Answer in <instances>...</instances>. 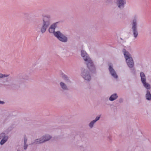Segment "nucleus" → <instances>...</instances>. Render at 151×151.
Segmentation results:
<instances>
[{"label": "nucleus", "mask_w": 151, "mask_h": 151, "mask_svg": "<svg viewBox=\"0 0 151 151\" xmlns=\"http://www.w3.org/2000/svg\"><path fill=\"white\" fill-rule=\"evenodd\" d=\"M81 55L88 69L91 71L94 72L96 70L95 66L88 54L85 51L82 50L81 51Z\"/></svg>", "instance_id": "1"}, {"label": "nucleus", "mask_w": 151, "mask_h": 151, "mask_svg": "<svg viewBox=\"0 0 151 151\" xmlns=\"http://www.w3.org/2000/svg\"><path fill=\"white\" fill-rule=\"evenodd\" d=\"M51 16L50 14H47L43 16L42 23L40 29V32L42 33H45L47 29L51 24Z\"/></svg>", "instance_id": "2"}, {"label": "nucleus", "mask_w": 151, "mask_h": 151, "mask_svg": "<svg viewBox=\"0 0 151 151\" xmlns=\"http://www.w3.org/2000/svg\"><path fill=\"white\" fill-rule=\"evenodd\" d=\"M138 24L137 18L134 17L131 23L132 35L134 39L137 38L138 36Z\"/></svg>", "instance_id": "3"}, {"label": "nucleus", "mask_w": 151, "mask_h": 151, "mask_svg": "<svg viewBox=\"0 0 151 151\" xmlns=\"http://www.w3.org/2000/svg\"><path fill=\"white\" fill-rule=\"evenodd\" d=\"M52 138V137L49 134H46L40 137V138L35 139L31 143V145L39 144L44 143L49 141Z\"/></svg>", "instance_id": "4"}, {"label": "nucleus", "mask_w": 151, "mask_h": 151, "mask_svg": "<svg viewBox=\"0 0 151 151\" xmlns=\"http://www.w3.org/2000/svg\"><path fill=\"white\" fill-rule=\"evenodd\" d=\"M54 36L60 41L65 43L68 40V38L60 31H57L54 34Z\"/></svg>", "instance_id": "5"}, {"label": "nucleus", "mask_w": 151, "mask_h": 151, "mask_svg": "<svg viewBox=\"0 0 151 151\" xmlns=\"http://www.w3.org/2000/svg\"><path fill=\"white\" fill-rule=\"evenodd\" d=\"M81 76L83 78L88 81L91 79V76L88 70L86 69H82L81 73Z\"/></svg>", "instance_id": "6"}, {"label": "nucleus", "mask_w": 151, "mask_h": 151, "mask_svg": "<svg viewBox=\"0 0 151 151\" xmlns=\"http://www.w3.org/2000/svg\"><path fill=\"white\" fill-rule=\"evenodd\" d=\"M109 70L111 75L114 78L117 79L118 76L116 72L113 68L112 64H110L109 65Z\"/></svg>", "instance_id": "7"}, {"label": "nucleus", "mask_w": 151, "mask_h": 151, "mask_svg": "<svg viewBox=\"0 0 151 151\" xmlns=\"http://www.w3.org/2000/svg\"><path fill=\"white\" fill-rule=\"evenodd\" d=\"M126 3L125 0H116V4L120 9H123Z\"/></svg>", "instance_id": "8"}, {"label": "nucleus", "mask_w": 151, "mask_h": 151, "mask_svg": "<svg viewBox=\"0 0 151 151\" xmlns=\"http://www.w3.org/2000/svg\"><path fill=\"white\" fill-rule=\"evenodd\" d=\"M58 22H56L51 24L48 29V31L50 33H53L54 35L56 32L55 31V28L57 27V24Z\"/></svg>", "instance_id": "9"}, {"label": "nucleus", "mask_w": 151, "mask_h": 151, "mask_svg": "<svg viewBox=\"0 0 151 151\" xmlns=\"http://www.w3.org/2000/svg\"><path fill=\"white\" fill-rule=\"evenodd\" d=\"M126 63L128 66L130 68L133 67L134 62L132 57H130L128 59H125Z\"/></svg>", "instance_id": "10"}, {"label": "nucleus", "mask_w": 151, "mask_h": 151, "mask_svg": "<svg viewBox=\"0 0 151 151\" xmlns=\"http://www.w3.org/2000/svg\"><path fill=\"white\" fill-rule=\"evenodd\" d=\"M123 52L125 59L132 57L130 53L124 49L123 50Z\"/></svg>", "instance_id": "11"}, {"label": "nucleus", "mask_w": 151, "mask_h": 151, "mask_svg": "<svg viewBox=\"0 0 151 151\" xmlns=\"http://www.w3.org/2000/svg\"><path fill=\"white\" fill-rule=\"evenodd\" d=\"M60 85L61 88L64 91L68 90L69 89L67 85L64 82H61L60 83Z\"/></svg>", "instance_id": "12"}, {"label": "nucleus", "mask_w": 151, "mask_h": 151, "mask_svg": "<svg viewBox=\"0 0 151 151\" xmlns=\"http://www.w3.org/2000/svg\"><path fill=\"white\" fill-rule=\"evenodd\" d=\"M118 97L116 93H114L112 94L109 97V100L111 101H113L116 99Z\"/></svg>", "instance_id": "13"}, {"label": "nucleus", "mask_w": 151, "mask_h": 151, "mask_svg": "<svg viewBox=\"0 0 151 151\" xmlns=\"http://www.w3.org/2000/svg\"><path fill=\"white\" fill-rule=\"evenodd\" d=\"M141 80L142 83L146 81V77L144 73L141 72L140 73Z\"/></svg>", "instance_id": "14"}, {"label": "nucleus", "mask_w": 151, "mask_h": 151, "mask_svg": "<svg viewBox=\"0 0 151 151\" xmlns=\"http://www.w3.org/2000/svg\"><path fill=\"white\" fill-rule=\"evenodd\" d=\"M145 97L146 99L148 101L151 100V94L150 91L149 90H147L146 93L145 95Z\"/></svg>", "instance_id": "15"}, {"label": "nucleus", "mask_w": 151, "mask_h": 151, "mask_svg": "<svg viewBox=\"0 0 151 151\" xmlns=\"http://www.w3.org/2000/svg\"><path fill=\"white\" fill-rule=\"evenodd\" d=\"M61 76L65 81L68 82L70 81L69 78L68 76L63 73L61 74Z\"/></svg>", "instance_id": "16"}, {"label": "nucleus", "mask_w": 151, "mask_h": 151, "mask_svg": "<svg viewBox=\"0 0 151 151\" xmlns=\"http://www.w3.org/2000/svg\"><path fill=\"white\" fill-rule=\"evenodd\" d=\"M142 83L144 87L147 89V90H148L151 88L150 85L146 81Z\"/></svg>", "instance_id": "17"}, {"label": "nucleus", "mask_w": 151, "mask_h": 151, "mask_svg": "<svg viewBox=\"0 0 151 151\" xmlns=\"http://www.w3.org/2000/svg\"><path fill=\"white\" fill-rule=\"evenodd\" d=\"M8 138V137H4V139H2L0 142L1 145H2L4 144L7 141Z\"/></svg>", "instance_id": "18"}, {"label": "nucleus", "mask_w": 151, "mask_h": 151, "mask_svg": "<svg viewBox=\"0 0 151 151\" xmlns=\"http://www.w3.org/2000/svg\"><path fill=\"white\" fill-rule=\"evenodd\" d=\"M96 123V122L93 120L91 121L89 124L88 126L91 128H92L94 125V124Z\"/></svg>", "instance_id": "19"}, {"label": "nucleus", "mask_w": 151, "mask_h": 151, "mask_svg": "<svg viewBox=\"0 0 151 151\" xmlns=\"http://www.w3.org/2000/svg\"><path fill=\"white\" fill-rule=\"evenodd\" d=\"M9 76V75L3 74L2 73H0V78H2L5 77H7Z\"/></svg>", "instance_id": "20"}, {"label": "nucleus", "mask_w": 151, "mask_h": 151, "mask_svg": "<svg viewBox=\"0 0 151 151\" xmlns=\"http://www.w3.org/2000/svg\"><path fill=\"white\" fill-rule=\"evenodd\" d=\"M6 137L8 136L7 135H6L4 133H2L0 134V139H4V137Z\"/></svg>", "instance_id": "21"}, {"label": "nucleus", "mask_w": 151, "mask_h": 151, "mask_svg": "<svg viewBox=\"0 0 151 151\" xmlns=\"http://www.w3.org/2000/svg\"><path fill=\"white\" fill-rule=\"evenodd\" d=\"M100 117L101 115L97 116L96 117L95 119L94 120H93L96 122H97L100 119Z\"/></svg>", "instance_id": "22"}, {"label": "nucleus", "mask_w": 151, "mask_h": 151, "mask_svg": "<svg viewBox=\"0 0 151 151\" xmlns=\"http://www.w3.org/2000/svg\"><path fill=\"white\" fill-rule=\"evenodd\" d=\"M131 68V72L133 74H135L136 73V71L135 70V69L133 67Z\"/></svg>", "instance_id": "23"}, {"label": "nucleus", "mask_w": 151, "mask_h": 151, "mask_svg": "<svg viewBox=\"0 0 151 151\" xmlns=\"http://www.w3.org/2000/svg\"><path fill=\"white\" fill-rule=\"evenodd\" d=\"M28 147V145L26 144H24V150H26Z\"/></svg>", "instance_id": "24"}, {"label": "nucleus", "mask_w": 151, "mask_h": 151, "mask_svg": "<svg viewBox=\"0 0 151 151\" xmlns=\"http://www.w3.org/2000/svg\"><path fill=\"white\" fill-rule=\"evenodd\" d=\"M27 140V138L25 137L24 138V144H26Z\"/></svg>", "instance_id": "25"}, {"label": "nucleus", "mask_w": 151, "mask_h": 151, "mask_svg": "<svg viewBox=\"0 0 151 151\" xmlns=\"http://www.w3.org/2000/svg\"><path fill=\"white\" fill-rule=\"evenodd\" d=\"M123 99L122 98H121L119 99V102L120 103H122L123 102Z\"/></svg>", "instance_id": "26"}, {"label": "nucleus", "mask_w": 151, "mask_h": 151, "mask_svg": "<svg viewBox=\"0 0 151 151\" xmlns=\"http://www.w3.org/2000/svg\"><path fill=\"white\" fill-rule=\"evenodd\" d=\"M4 102L3 101H0V104H4Z\"/></svg>", "instance_id": "27"}, {"label": "nucleus", "mask_w": 151, "mask_h": 151, "mask_svg": "<svg viewBox=\"0 0 151 151\" xmlns=\"http://www.w3.org/2000/svg\"><path fill=\"white\" fill-rule=\"evenodd\" d=\"M24 14L26 17H27L29 15V14L28 13H24Z\"/></svg>", "instance_id": "28"}, {"label": "nucleus", "mask_w": 151, "mask_h": 151, "mask_svg": "<svg viewBox=\"0 0 151 151\" xmlns=\"http://www.w3.org/2000/svg\"><path fill=\"white\" fill-rule=\"evenodd\" d=\"M22 78L24 79H27V78H25L24 76H23V78Z\"/></svg>", "instance_id": "29"}, {"label": "nucleus", "mask_w": 151, "mask_h": 151, "mask_svg": "<svg viewBox=\"0 0 151 151\" xmlns=\"http://www.w3.org/2000/svg\"><path fill=\"white\" fill-rule=\"evenodd\" d=\"M17 151H20V150H17Z\"/></svg>", "instance_id": "30"}]
</instances>
